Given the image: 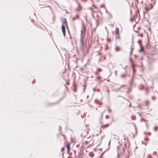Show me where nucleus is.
<instances>
[{"instance_id": "obj_9", "label": "nucleus", "mask_w": 158, "mask_h": 158, "mask_svg": "<svg viewBox=\"0 0 158 158\" xmlns=\"http://www.w3.org/2000/svg\"><path fill=\"white\" fill-rule=\"evenodd\" d=\"M78 8L77 9V10L78 11H80L81 10V5L80 3L78 4Z\"/></svg>"}, {"instance_id": "obj_10", "label": "nucleus", "mask_w": 158, "mask_h": 158, "mask_svg": "<svg viewBox=\"0 0 158 158\" xmlns=\"http://www.w3.org/2000/svg\"><path fill=\"white\" fill-rule=\"evenodd\" d=\"M63 23L64 25H65L66 26H67V23L66 19H64V20L63 21Z\"/></svg>"}, {"instance_id": "obj_23", "label": "nucleus", "mask_w": 158, "mask_h": 158, "mask_svg": "<svg viewBox=\"0 0 158 158\" xmlns=\"http://www.w3.org/2000/svg\"><path fill=\"white\" fill-rule=\"evenodd\" d=\"M122 76L123 77H124V76L123 75H122Z\"/></svg>"}, {"instance_id": "obj_3", "label": "nucleus", "mask_w": 158, "mask_h": 158, "mask_svg": "<svg viewBox=\"0 0 158 158\" xmlns=\"http://www.w3.org/2000/svg\"><path fill=\"white\" fill-rule=\"evenodd\" d=\"M119 30L118 28H116L115 31V34L116 35V38H119Z\"/></svg>"}, {"instance_id": "obj_21", "label": "nucleus", "mask_w": 158, "mask_h": 158, "mask_svg": "<svg viewBox=\"0 0 158 158\" xmlns=\"http://www.w3.org/2000/svg\"><path fill=\"white\" fill-rule=\"evenodd\" d=\"M81 41L82 44H83V41L82 40H81Z\"/></svg>"}, {"instance_id": "obj_17", "label": "nucleus", "mask_w": 158, "mask_h": 158, "mask_svg": "<svg viewBox=\"0 0 158 158\" xmlns=\"http://www.w3.org/2000/svg\"><path fill=\"white\" fill-rule=\"evenodd\" d=\"M107 40L109 42H110V39H109V38H108L107 39Z\"/></svg>"}, {"instance_id": "obj_7", "label": "nucleus", "mask_w": 158, "mask_h": 158, "mask_svg": "<svg viewBox=\"0 0 158 158\" xmlns=\"http://www.w3.org/2000/svg\"><path fill=\"white\" fill-rule=\"evenodd\" d=\"M109 125V123H108L106 125H103L100 128L101 129H104L105 128H106Z\"/></svg>"}, {"instance_id": "obj_5", "label": "nucleus", "mask_w": 158, "mask_h": 158, "mask_svg": "<svg viewBox=\"0 0 158 158\" xmlns=\"http://www.w3.org/2000/svg\"><path fill=\"white\" fill-rule=\"evenodd\" d=\"M153 7V6H152V4H150V6L149 7V8L148 7V6H146L145 7V11H144V12L145 13H147L148 12V10L150 9H151Z\"/></svg>"}, {"instance_id": "obj_22", "label": "nucleus", "mask_w": 158, "mask_h": 158, "mask_svg": "<svg viewBox=\"0 0 158 158\" xmlns=\"http://www.w3.org/2000/svg\"><path fill=\"white\" fill-rule=\"evenodd\" d=\"M133 70L134 71V69H135L134 66H133Z\"/></svg>"}, {"instance_id": "obj_14", "label": "nucleus", "mask_w": 158, "mask_h": 158, "mask_svg": "<svg viewBox=\"0 0 158 158\" xmlns=\"http://www.w3.org/2000/svg\"><path fill=\"white\" fill-rule=\"evenodd\" d=\"M138 36H140L141 37H143V34H140L138 35Z\"/></svg>"}, {"instance_id": "obj_26", "label": "nucleus", "mask_w": 158, "mask_h": 158, "mask_svg": "<svg viewBox=\"0 0 158 158\" xmlns=\"http://www.w3.org/2000/svg\"><path fill=\"white\" fill-rule=\"evenodd\" d=\"M146 90H148V89H146Z\"/></svg>"}, {"instance_id": "obj_20", "label": "nucleus", "mask_w": 158, "mask_h": 158, "mask_svg": "<svg viewBox=\"0 0 158 158\" xmlns=\"http://www.w3.org/2000/svg\"><path fill=\"white\" fill-rule=\"evenodd\" d=\"M97 78L98 79H99L100 78V77H98Z\"/></svg>"}, {"instance_id": "obj_18", "label": "nucleus", "mask_w": 158, "mask_h": 158, "mask_svg": "<svg viewBox=\"0 0 158 158\" xmlns=\"http://www.w3.org/2000/svg\"><path fill=\"white\" fill-rule=\"evenodd\" d=\"M99 105L101 106V105H102V103L101 102H100L99 103Z\"/></svg>"}, {"instance_id": "obj_13", "label": "nucleus", "mask_w": 158, "mask_h": 158, "mask_svg": "<svg viewBox=\"0 0 158 158\" xmlns=\"http://www.w3.org/2000/svg\"><path fill=\"white\" fill-rule=\"evenodd\" d=\"M158 129V127L157 126H155L154 127V130L155 131H156Z\"/></svg>"}, {"instance_id": "obj_27", "label": "nucleus", "mask_w": 158, "mask_h": 158, "mask_svg": "<svg viewBox=\"0 0 158 158\" xmlns=\"http://www.w3.org/2000/svg\"><path fill=\"white\" fill-rule=\"evenodd\" d=\"M136 32H138V31H136Z\"/></svg>"}, {"instance_id": "obj_16", "label": "nucleus", "mask_w": 158, "mask_h": 158, "mask_svg": "<svg viewBox=\"0 0 158 158\" xmlns=\"http://www.w3.org/2000/svg\"><path fill=\"white\" fill-rule=\"evenodd\" d=\"M141 41L140 40H139V41H138V43L139 44H141Z\"/></svg>"}, {"instance_id": "obj_12", "label": "nucleus", "mask_w": 158, "mask_h": 158, "mask_svg": "<svg viewBox=\"0 0 158 158\" xmlns=\"http://www.w3.org/2000/svg\"><path fill=\"white\" fill-rule=\"evenodd\" d=\"M115 50L116 51H118L120 50V48L119 47H116L115 48Z\"/></svg>"}, {"instance_id": "obj_6", "label": "nucleus", "mask_w": 158, "mask_h": 158, "mask_svg": "<svg viewBox=\"0 0 158 158\" xmlns=\"http://www.w3.org/2000/svg\"><path fill=\"white\" fill-rule=\"evenodd\" d=\"M61 29L63 35L65 36V26L64 25H62Z\"/></svg>"}, {"instance_id": "obj_25", "label": "nucleus", "mask_w": 158, "mask_h": 158, "mask_svg": "<svg viewBox=\"0 0 158 158\" xmlns=\"http://www.w3.org/2000/svg\"><path fill=\"white\" fill-rule=\"evenodd\" d=\"M130 107H131V104H130Z\"/></svg>"}, {"instance_id": "obj_24", "label": "nucleus", "mask_w": 158, "mask_h": 158, "mask_svg": "<svg viewBox=\"0 0 158 158\" xmlns=\"http://www.w3.org/2000/svg\"><path fill=\"white\" fill-rule=\"evenodd\" d=\"M74 90L75 91H76V90L75 89Z\"/></svg>"}, {"instance_id": "obj_1", "label": "nucleus", "mask_w": 158, "mask_h": 158, "mask_svg": "<svg viewBox=\"0 0 158 158\" xmlns=\"http://www.w3.org/2000/svg\"><path fill=\"white\" fill-rule=\"evenodd\" d=\"M86 29V27L85 23L82 24V28L81 31V35L82 38H83L85 37Z\"/></svg>"}, {"instance_id": "obj_4", "label": "nucleus", "mask_w": 158, "mask_h": 158, "mask_svg": "<svg viewBox=\"0 0 158 158\" xmlns=\"http://www.w3.org/2000/svg\"><path fill=\"white\" fill-rule=\"evenodd\" d=\"M66 147L67 149V153L68 154H70V144L69 143H67L66 145Z\"/></svg>"}, {"instance_id": "obj_19", "label": "nucleus", "mask_w": 158, "mask_h": 158, "mask_svg": "<svg viewBox=\"0 0 158 158\" xmlns=\"http://www.w3.org/2000/svg\"><path fill=\"white\" fill-rule=\"evenodd\" d=\"M98 72H96V73H95V74L98 75Z\"/></svg>"}, {"instance_id": "obj_11", "label": "nucleus", "mask_w": 158, "mask_h": 158, "mask_svg": "<svg viewBox=\"0 0 158 158\" xmlns=\"http://www.w3.org/2000/svg\"><path fill=\"white\" fill-rule=\"evenodd\" d=\"M145 105L146 106H148L149 104V102L148 101H146L145 102Z\"/></svg>"}, {"instance_id": "obj_15", "label": "nucleus", "mask_w": 158, "mask_h": 158, "mask_svg": "<svg viewBox=\"0 0 158 158\" xmlns=\"http://www.w3.org/2000/svg\"><path fill=\"white\" fill-rule=\"evenodd\" d=\"M98 71H99V72H100V71H102V69H100V68H99L98 69Z\"/></svg>"}, {"instance_id": "obj_2", "label": "nucleus", "mask_w": 158, "mask_h": 158, "mask_svg": "<svg viewBox=\"0 0 158 158\" xmlns=\"http://www.w3.org/2000/svg\"><path fill=\"white\" fill-rule=\"evenodd\" d=\"M157 53V49L156 48H153L151 52L149 53L148 55V56L151 57L152 56L154 55H156Z\"/></svg>"}, {"instance_id": "obj_8", "label": "nucleus", "mask_w": 158, "mask_h": 158, "mask_svg": "<svg viewBox=\"0 0 158 158\" xmlns=\"http://www.w3.org/2000/svg\"><path fill=\"white\" fill-rule=\"evenodd\" d=\"M144 51V47L141 45L140 46V49L139 50V52H141Z\"/></svg>"}]
</instances>
